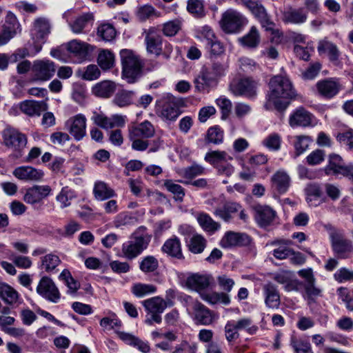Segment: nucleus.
Returning a JSON list of instances; mask_svg holds the SVG:
<instances>
[{"instance_id":"f257e3e1","label":"nucleus","mask_w":353,"mask_h":353,"mask_svg":"<svg viewBox=\"0 0 353 353\" xmlns=\"http://www.w3.org/2000/svg\"><path fill=\"white\" fill-rule=\"evenodd\" d=\"M269 91L264 106L270 110L272 106L279 111L285 110L289 105V101L296 99V91L286 74H276L272 77L268 83Z\"/></svg>"},{"instance_id":"f03ea898","label":"nucleus","mask_w":353,"mask_h":353,"mask_svg":"<svg viewBox=\"0 0 353 353\" xmlns=\"http://www.w3.org/2000/svg\"><path fill=\"white\" fill-rule=\"evenodd\" d=\"M122 77L128 83H134L141 77L142 63L140 57L132 50L120 51Z\"/></svg>"},{"instance_id":"7ed1b4c3","label":"nucleus","mask_w":353,"mask_h":353,"mask_svg":"<svg viewBox=\"0 0 353 353\" xmlns=\"http://www.w3.org/2000/svg\"><path fill=\"white\" fill-rule=\"evenodd\" d=\"M145 230L143 226L139 227L132 234L130 239L123 244L122 253L126 259L132 260L147 248L151 236L145 232Z\"/></svg>"},{"instance_id":"20e7f679","label":"nucleus","mask_w":353,"mask_h":353,"mask_svg":"<svg viewBox=\"0 0 353 353\" xmlns=\"http://www.w3.org/2000/svg\"><path fill=\"white\" fill-rule=\"evenodd\" d=\"M328 232L332 249L335 256L339 259H347L352 257V243L345 238L343 232L330 226Z\"/></svg>"},{"instance_id":"39448f33","label":"nucleus","mask_w":353,"mask_h":353,"mask_svg":"<svg viewBox=\"0 0 353 353\" xmlns=\"http://www.w3.org/2000/svg\"><path fill=\"white\" fill-rule=\"evenodd\" d=\"M227 66L220 63H213L210 67L203 68L195 80L196 88L199 91H202L205 86L215 84L219 78L225 74Z\"/></svg>"},{"instance_id":"423d86ee","label":"nucleus","mask_w":353,"mask_h":353,"mask_svg":"<svg viewBox=\"0 0 353 353\" xmlns=\"http://www.w3.org/2000/svg\"><path fill=\"white\" fill-rule=\"evenodd\" d=\"M247 8L259 21L265 31L272 32L275 23L271 20L266 9L259 0H236Z\"/></svg>"},{"instance_id":"0eeeda50","label":"nucleus","mask_w":353,"mask_h":353,"mask_svg":"<svg viewBox=\"0 0 353 353\" xmlns=\"http://www.w3.org/2000/svg\"><path fill=\"white\" fill-rule=\"evenodd\" d=\"M50 30L51 25L48 19L38 17L34 21L30 34L35 53L41 50L42 45L46 43Z\"/></svg>"},{"instance_id":"6e6552de","label":"nucleus","mask_w":353,"mask_h":353,"mask_svg":"<svg viewBox=\"0 0 353 353\" xmlns=\"http://www.w3.org/2000/svg\"><path fill=\"white\" fill-rule=\"evenodd\" d=\"M186 303H190L193 310V319L196 325L208 326L212 324L216 316L215 313L198 301L192 300V297L185 295L183 298Z\"/></svg>"},{"instance_id":"1a4fd4ad","label":"nucleus","mask_w":353,"mask_h":353,"mask_svg":"<svg viewBox=\"0 0 353 353\" xmlns=\"http://www.w3.org/2000/svg\"><path fill=\"white\" fill-rule=\"evenodd\" d=\"M324 170L327 175H342L353 181V164L345 165L339 154L329 155L328 163Z\"/></svg>"},{"instance_id":"9d476101","label":"nucleus","mask_w":353,"mask_h":353,"mask_svg":"<svg viewBox=\"0 0 353 353\" xmlns=\"http://www.w3.org/2000/svg\"><path fill=\"white\" fill-rule=\"evenodd\" d=\"M246 23V18L241 12L232 9L227 10L221 20L222 30L230 34L239 32Z\"/></svg>"},{"instance_id":"9b49d317","label":"nucleus","mask_w":353,"mask_h":353,"mask_svg":"<svg viewBox=\"0 0 353 353\" xmlns=\"http://www.w3.org/2000/svg\"><path fill=\"white\" fill-rule=\"evenodd\" d=\"M142 305L148 314H150V317L145 320L147 324L152 325L153 323L161 322V314L168 307L165 300L160 296H154L142 301Z\"/></svg>"},{"instance_id":"f8f14e48","label":"nucleus","mask_w":353,"mask_h":353,"mask_svg":"<svg viewBox=\"0 0 353 353\" xmlns=\"http://www.w3.org/2000/svg\"><path fill=\"white\" fill-rule=\"evenodd\" d=\"M86 122L85 117L78 114L65 121V128L75 141H79L86 135Z\"/></svg>"},{"instance_id":"ddd939ff","label":"nucleus","mask_w":353,"mask_h":353,"mask_svg":"<svg viewBox=\"0 0 353 353\" xmlns=\"http://www.w3.org/2000/svg\"><path fill=\"white\" fill-rule=\"evenodd\" d=\"M92 121L97 126L105 129H113L114 128H123L126 123V117L121 114H113L107 117L103 113L93 112Z\"/></svg>"},{"instance_id":"4468645a","label":"nucleus","mask_w":353,"mask_h":353,"mask_svg":"<svg viewBox=\"0 0 353 353\" xmlns=\"http://www.w3.org/2000/svg\"><path fill=\"white\" fill-rule=\"evenodd\" d=\"M317 94L326 99L334 97L342 89V85L339 79L327 78L320 80L316 83Z\"/></svg>"},{"instance_id":"2eb2a0df","label":"nucleus","mask_w":353,"mask_h":353,"mask_svg":"<svg viewBox=\"0 0 353 353\" xmlns=\"http://www.w3.org/2000/svg\"><path fill=\"white\" fill-rule=\"evenodd\" d=\"M37 292L52 303H57L61 294L54 281L48 276H43L37 287Z\"/></svg>"},{"instance_id":"dca6fc26","label":"nucleus","mask_w":353,"mask_h":353,"mask_svg":"<svg viewBox=\"0 0 353 353\" xmlns=\"http://www.w3.org/2000/svg\"><path fill=\"white\" fill-rule=\"evenodd\" d=\"M281 12V21L285 24L301 25L307 20V12L303 8L288 6Z\"/></svg>"},{"instance_id":"f3484780","label":"nucleus","mask_w":353,"mask_h":353,"mask_svg":"<svg viewBox=\"0 0 353 353\" xmlns=\"http://www.w3.org/2000/svg\"><path fill=\"white\" fill-rule=\"evenodd\" d=\"M256 88L257 83L250 78L234 81L230 84V90L236 96L253 97L256 94Z\"/></svg>"},{"instance_id":"a211bd4d","label":"nucleus","mask_w":353,"mask_h":353,"mask_svg":"<svg viewBox=\"0 0 353 353\" xmlns=\"http://www.w3.org/2000/svg\"><path fill=\"white\" fill-rule=\"evenodd\" d=\"M32 70L36 80L46 81L54 76L56 68L54 63L50 60H37Z\"/></svg>"},{"instance_id":"6ab92c4d","label":"nucleus","mask_w":353,"mask_h":353,"mask_svg":"<svg viewBox=\"0 0 353 353\" xmlns=\"http://www.w3.org/2000/svg\"><path fill=\"white\" fill-rule=\"evenodd\" d=\"M67 50L77 62L81 63L90 57L93 47L85 42L74 39L68 43Z\"/></svg>"},{"instance_id":"aec40b11","label":"nucleus","mask_w":353,"mask_h":353,"mask_svg":"<svg viewBox=\"0 0 353 353\" xmlns=\"http://www.w3.org/2000/svg\"><path fill=\"white\" fill-rule=\"evenodd\" d=\"M254 219L261 228L270 225L276 218V212L269 205H256L253 207Z\"/></svg>"},{"instance_id":"412c9836","label":"nucleus","mask_w":353,"mask_h":353,"mask_svg":"<svg viewBox=\"0 0 353 353\" xmlns=\"http://www.w3.org/2000/svg\"><path fill=\"white\" fill-rule=\"evenodd\" d=\"M12 174L17 179L25 182L41 181L44 176L42 170L30 165H21L16 168L13 170Z\"/></svg>"},{"instance_id":"4be33fe9","label":"nucleus","mask_w":353,"mask_h":353,"mask_svg":"<svg viewBox=\"0 0 353 353\" xmlns=\"http://www.w3.org/2000/svg\"><path fill=\"white\" fill-rule=\"evenodd\" d=\"M51 190L49 185H33L26 190L23 199L28 204L34 205L47 197L50 194Z\"/></svg>"},{"instance_id":"5701e85b","label":"nucleus","mask_w":353,"mask_h":353,"mask_svg":"<svg viewBox=\"0 0 353 353\" xmlns=\"http://www.w3.org/2000/svg\"><path fill=\"white\" fill-rule=\"evenodd\" d=\"M19 27L20 25L15 15L8 12L6 17L5 23L1 27V46L6 44L16 36Z\"/></svg>"},{"instance_id":"b1692460","label":"nucleus","mask_w":353,"mask_h":353,"mask_svg":"<svg viewBox=\"0 0 353 353\" xmlns=\"http://www.w3.org/2000/svg\"><path fill=\"white\" fill-rule=\"evenodd\" d=\"M180 113L179 108L173 101H159L157 103L156 114L163 121H175Z\"/></svg>"},{"instance_id":"393cba45","label":"nucleus","mask_w":353,"mask_h":353,"mask_svg":"<svg viewBox=\"0 0 353 353\" xmlns=\"http://www.w3.org/2000/svg\"><path fill=\"white\" fill-rule=\"evenodd\" d=\"M145 33V41L147 51L157 56L162 52V37L155 28H150Z\"/></svg>"},{"instance_id":"a878e982","label":"nucleus","mask_w":353,"mask_h":353,"mask_svg":"<svg viewBox=\"0 0 353 353\" xmlns=\"http://www.w3.org/2000/svg\"><path fill=\"white\" fill-rule=\"evenodd\" d=\"M314 116L306 109L299 107L290 115L289 124L291 127H309L313 124Z\"/></svg>"},{"instance_id":"bb28decb","label":"nucleus","mask_w":353,"mask_h":353,"mask_svg":"<svg viewBox=\"0 0 353 353\" xmlns=\"http://www.w3.org/2000/svg\"><path fill=\"white\" fill-rule=\"evenodd\" d=\"M317 50L319 54H326L333 65L336 66L341 65L339 59L341 52L338 47L332 42L325 39L320 41L318 43Z\"/></svg>"},{"instance_id":"cd10ccee","label":"nucleus","mask_w":353,"mask_h":353,"mask_svg":"<svg viewBox=\"0 0 353 353\" xmlns=\"http://www.w3.org/2000/svg\"><path fill=\"white\" fill-rule=\"evenodd\" d=\"M239 210L240 203L232 201H225L215 208L213 214L225 222H230L233 218V214L238 212Z\"/></svg>"},{"instance_id":"c85d7f7f","label":"nucleus","mask_w":353,"mask_h":353,"mask_svg":"<svg viewBox=\"0 0 353 353\" xmlns=\"http://www.w3.org/2000/svg\"><path fill=\"white\" fill-rule=\"evenodd\" d=\"M250 238L245 233L228 232L221 240V245L224 248L234 246H245L250 243Z\"/></svg>"},{"instance_id":"c756f323","label":"nucleus","mask_w":353,"mask_h":353,"mask_svg":"<svg viewBox=\"0 0 353 353\" xmlns=\"http://www.w3.org/2000/svg\"><path fill=\"white\" fill-rule=\"evenodd\" d=\"M3 142L8 147L23 148L27 143V139L15 129L7 128L3 130Z\"/></svg>"},{"instance_id":"7c9ffc66","label":"nucleus","mask_w":353,"mask_h":353,"mask_svg":"<svg viewBox=\"0 0 353 353\" xmlns=\"http://www.w3.org/2000/svg\"><path fill=\"white\" fill-rule=\"evenodd\" d=\"M155 129L154 125L148 121H144L137 125L128 128V134L133 137L150 139L154 135Z\"/></svg>"},{"instance_id":"2f4dec72","label":"nucleus","mask_w":353,"mask_h":353,"mask_svg":"<svg viewBox=\"0 0 353 353\" xmlns=\"http://www.w3.org/2000/svg\"><path fill=\"white\" fill-rule=\"evenodd\" d=\"M210 279L211 277L208 275L192 274L187 278L186 285L201 294V293H205L204 290L209 287Z\"/></svg>"},{"instance_id":"473e14b6","label":"nucleus","mask_w":353,"mask_h":353,"mask_svg":"<svg viewBox=\"0 0 353 353\" xmlns=\"http://www.w3.org/2000/svg\"><path fill=\"white\" fill-rule=\"evenodd\" d=\"M265 303L268 307L277 308L280 305V294L275 285L268 283L263 286Z\"/></svg>"},{"instance_id":"72a5a7b5","label":"nucleus","mask_w":353,"mask_h":353,"mask_svg":"<svg viewBox=\"0 0 353 353\" xmlns=\"http://www.w3.org/2000/svg\"><path fill=\"white\" fill-rule=\"evenodd\" d=\"M20 109L28 116H39L42 112L47 110L48 105L44 101L26 100L21 103Z\"/></svg>"},{"instance_id":"f704fd0d","label":"nucleus","mask_w":353,"mask_h":353,"mask_svg":"<svg viewBox=\"0 0 353 353\" xmlns=\"http://www.w3.org/2000/svg\"><path fill=\"white\" fill-rule=\"evenodd\" d=\"M294 243L290 239H276L271 243L272 245H279V248L274 249L272 252L273 256L279 260L285 259L292 255V249L289 246Z\"/></svg>"},{"instance_id":"c9c22d12","label":"nucleus","mask_w":353,"mask_h":353,"mask_svg":"<svg viewBox=\"0 0 353 353\" xmlns=\"http://www.w3.org/2000/svg\"><path fill=\"white\" fill-rule=\"evenodd\" d=\"M162 251L168 255L178 259H183L181 241L176 236H173L165 241L162 246Z\"/></svg>"},{"instance_id":"e433bc0d","label":"nucleus","mask_w":353,"mask_h":353,"mask_svg":"<svg viewBox=\"0 0 353 353\" xmlns=\"http://www.w3.org/2000/svg\"><path fill=\"white\" fill-rule=\"evenodd\" d=\"M272 187L279 193L287 192L290 184V178L284 171L279 170L273 174L271 179Z\"/></svg>"},{"instance_id":"4c0bfd02","label":"nucleus","mask_w":353,"mask_h":353,"mask_svg":"<svg viewBox=\"0 0 353 353\" xmlns=\"http://www.w3.org/2000/svg\"><path fill=\"white\" fill-rule=\"evenodd\" d=\"M94 20L93 14L91 13H84L73 21L68 22L70 30L74 34H81L84 32V30L88 25L92 23Z\"/></svg>"},{"instance_id":"58836bf2","label":"nucleus","mask_w":353,"mask_h":353,"mask_svg":"<svg viewBox=\"0 0 353 353\" xmlns=\"http://www.w3.org/2000/svg\"><path fill=\"white\" fill-rule=\"evenodd\" d=\"M196 220L201 228L210 234H214L221 228L219 223L214 221L208 214L205 212L199 213L196 216Z\"/></svg>"},{"instance_id":"ea45409f","label":"nucleus","mask_w":353,"mask_h":353,"mask_svg":"<svg viewBox=\"0 0 353 353\" xmlns=\"http://www.w3.org/2000/svg\"><path fill=\"white\" fill-rule=\"evenodd\" d=\"M135 97L136 93L134 91L121 90L116 93L113 99V103L120 108H124L132 104Z\"/></svg>"},{"instance_id":"a19ab883","label":"nucleus","mask_w":353,"mask_h":353,"mask_svg":"<svg viewBox=\"0 0 353 353\" xmlns=\"http://www.w3.org/2000/svg\"><path fill=\"white\" fill-rule=\"evenodd\" d=\"M116 90V84L111 81H103L92 88V92L94 95L102 97L109 98L114 92Z\"/></svg>"},{"instance_id":"79ce46f5","label":"nucleus","mask_w":353,"mask_h":353,"mask_svg":"<svg viewBox=\"0 0 353 353\" xmlns=\"http://www.w3.org/2000/svg\"><path fill=\"white\" fill-rule=\"evenodd\" d=\"M260 40V34L256 26H252L245 35L239 39L241 46L249 48H256Z\"/></svg>"},{"instance_id":"37998d69","label":"nucleus","mask_w":353,"mask_h":353,"mask_svg":"<svg viewBox=\"0 0 353 353\" xmlns=\"http://www.w3.org/2000/svg\"><path fill=\"white\" fill-rule=\"evenodd\" d=\"M59 257L52 253L47 254L41 258L39 268L47 273L56 272L57 267L61 263Z\"/></svg>"},{"instance_id":"c03bdc74","label":"nucleus","mask_w":353,"mask_h":353,"mask_svg":"<svg viewBox=\"0 0 353 353\" xmlns=\"http://www.w3.org/2000/svg\"><path fill=\"white\" fill-rule=\"evenodd\" d=\"M93 192L95 198L99 201H104L116 196L113 189L103 181H97L95 183Z\"/></svg>"},{"instance_id":"a18cd8bd","label":"nucleus","mask_w":353,"mask_h":353,"mask_svg":"<svg viewBox=\"0 0 353 353\" xmlns=\"http://www.w3.org/2000/svg\"><path fill=\"white\" fill-rule=\"evenodd\" d=\"M29 55V51L26 48H18L10 55L1 54V70H5L8 67V63H16Z\"/></svg>"},{"instance_id":"49530a36","label":"nucleus","mask_w":353,"mask_h":353,"mask_svg":"<svg viewBox=\"0 0 353 353\" xmlns=\"http://www.w3.org/2000/svg\"><path fill=\"white\" fill-rule=\"evenodd\" d=\"M205 161L216 168L218 165L224 161H232L233 158L225 151L214 150L206 153Z\"/></svg>"},{"instance_id":"de8ad7c7","label":"nucleus","mask_w":353,"mask_h":353,"mask_svg":"<svg viewBox=\"0 0 353 353\" xmlns=\"http://www.w3.org/2000/svg\"><path fill=\"white\" fill-rule=\"evenodd\" d=\"M206 239L201 234H193L188 243L189 251L193 254L202 253L206 248Z\"/></svg>"},{"instance_id":"09e8293b","label":"nucleus","mask_w":353,"mask_h":353,"mask_svg":"<svg viewBox=\"0 0 353 353\" xmlns=\"http://www.w3.org/2000/svg\"><path fill=\"white\" fill-rule=\"evenodd\" d=\"M186 9L190 14L197 19H202L206 14L204 0H188Z\"/></svg>"},{"instance_id":"8fccbe9b","label":"nucleus","mask_w":353,"mask_h":353,"mask_svg":"<svg viewBox=\"0 0 353 353\" xmlns=\"http://www.w3.org/2000/svg\"><path fill=\"white\" fill-rule=\"evenodd\" d=\"M290 345L295 353H314L310 342L301 338L292 335L290 339Z\"/></svg>"},{"instance_id":"3c124183","label":"nucleus","mask_w":353,"mask_h":353,"mask_svg":"<svg viewBox=\"0 0 353 353\" xmlns=\"http://www.w3.org/2000/svg\"><path fill=\"white\" fill-rule=\"evenodd\" d=\"M59 279L63 281L68 287V293L74 294L80 288V283L74 279L68 269H64L59 276Z\"/></svg>"},{"instance_id":"603ef678","label":"nucleus","mask_w":353,"mask_h":353,"mask_svg":"<svg viewBox=\"0 0 353 353\" xmlns=\"http://www.w3.org/2000/svg\"><path fill=\"white\" fill-rule=\"evenodd\" d=\"M316 282L303 283V297L308 301L309 303L315 302L316 299L321 296L322 290L316 286Z\"/></svg>"},{"instance_id":"864d4df0","label":"nucleus","mask_w":353,"mask_h":353,"mask_svg":"<svg viewBox=\"0 0 353 353\" xmlns=\"http://www.w3.org/2000/svg\"><path fill=\"white\" fill-rule=\"evenodd\" d=\"M201 297L210 304L220 302L224 305H228L230 303V296L224 292L201 293Z\"/></svg>"},{"instance_id":"5fc2aeb1","label":"nucleus","mask_w":353,"mask_h":353,"mask_svg":"<svg viewBox=\"0 0 353 353\" xmlns=\"http://www.w3.org/2000/svg\"><path fill=\"white\" fill-rule=\"evenodd\" d=\"M305 190L307 203L310 205H317L319 202L318 203L315 202L319 201L323 194L320 185L317 183H310L307 185Z\"/></svg>"},{"instance_id":"6e6d98bb","label":"nucleus","mask_w":353,"mask_h":353,"mask_svg":"<svg viewBox=\"0 0 353 353\" xmlns=\"http://www.w3.org/2000/svg\"><path fill=\"white\" fill-rule=\"evenodd\" d=\"M137 221V218L131 212H122L115 216L113 225L115 228H119L134 225Z\"/></svg>"},{"instance_id":"4d7b16f0","label":"nucleus","mask_w":353,"mask_h":353,"mask_svg":"<svg viewBox=\"0 0 353 353\" xmlns=\"http://www.w3.org/2000/svg\"><path fill=\"white\" fill-rule=\"evenodd\" d=\"M156 291L157 287L154 285L141 283H134L131 288L132 293L138 298L155 293Z\"/></svg>"},{"instance_id":"13d9d810","label":"nucleus","mask_w":353,"mask_h":353,"mask_svg":"<svg viewBox=\"0 0 353 353\" xmlns=\"http://www.w3.org/2000/svg\"><path fill=\"white\" fill-rule=\"evenodd\" d=\"M137 17L141 21H145L151 17H159L161 12L157 11L152 6L146 4L137 8Z\"/></svg>"},{"instance_id":"bf43d9fd","label":"nucleus","mask_w":353,"mask_h":353,"mask_svg":"<svg viewBox=\"0 0 353 353\" xmlns=\"http://www.w3.org/2000/svg\"><path fill=\"white\" fill-rule=\"evenodd\" d=\"M159 268V261L154 256H146L139 262V268L145 274L152 273Z\"/></svg>"},{"instance_id":"052dcab7","label":"nucleus","mask_w":353,"mask_h":353,"mask_svg":"<svg viewBox=\"0 0 353 353\" xmlns=\"http://www.w3.org/2000/svg\"><path fill=\"white\" fill-rule=\"evenodd\" d=\"M19 299V293L11 286L1 283V299L5 303L12 305L17 303Z\"/></svg>"},{"instance_id":"680f3d73","label":"nucleus","mask_w":353,"mask_h":353,"mask_svg":"<svg viewBox=\"0 0 353 353\" xmlns=\"http://www.w3.org/2000/svg\"><path fill=\"white\" fill-rule=\"evenodd\" d=\"M237 331L245 330L250 334H254L258 330V326L253 323L250 318H242L234 321Z\"/></svg>"},{"instance_id":"e2e57ef3","label":"nucleus","mask_w":353,"mask_h":353,"mask_svg":"<svg viewBox=\"0 0 353 353\" xmlns=\"http://www.w3.org/2000/svg\"><path fill=\"white\" fill-rule=\"evenodd\" d=\"M163 185L169 192L174 195V199L176 201L180 202L183 201L185 196V190L181 185L175 183L170 179L165 180Z\"/></svg>"},{"instance_id":"0e129e2a","label":"nucleus","mask_w":353,"mask_h":353,"mask_svg":"<svg viewBox=\"0 0 353 353\" xmlns=\"http://www.w3.org/2000/svg\"><path fill=\"white\" fill-rule=\"evenodd\" d=\"M98 63L103 70L112 68L114 63V54L108 50H102L99 54Z\"/></svg>"},{"instance_id":"69168bd1","label":"nucleus","mask_w":353,"mask_h":353,"mask_svg":"<svg viewBox=\"0 0 353 353\" xmlns=\"http://www.w3.org/2000/svg\"><path fill=\"white\" fill-rule=\"evenodd\" d=\"M262 144L270 151H278L281 148V137L277 133H272L263 140Z\"/></svg>"},{"instance_id":"338daca9","label":"nucleus","mask_w":353,"mask_h":353,"mask_svg":"<svg viewBox=\"0 0 353 353\" xmlns=\"http://www.w3.org/2000/svg\"><path fill=\"white\" fill-rule=\"evenodd\" d=\"M294 143L296 156H299L305 152L309 148L312 142V139L309 136L300 135L295 137Z\"/></svg>"},{"instance_id":"774afa93","label":"nucleus","mask_w":353,"mask_h":353,"mask_svg":"<svg viewBox=\"0 0 353 353\" xmlns=\"http://www.w3.org/2000/svg\"><path fill=\"white\" fill-rule=\"evenodd\" d=\"M97 35L105 41H110L116 36V30L113 26L109 23H104L97 28Z\"/></svg>"}]
</instances>
